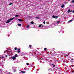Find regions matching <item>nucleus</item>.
Returning <instances> with one entry per match:
<instances>
[{"mask_svg": "<svg viewBox=\"0 0 74 74\" xmlns=\"http://www.w3.org/2000/svg\"><path fill=\"white\" fill-rule=\"evenodd\" d=\"M17 52L18 53H19L20 52V51H18Z\"/></svg>", "mask_w": 74, "mask_h": 74, "instance_id": "26", "label": "nucleus"}, {"mask_svg": "<svg viewBox=\"0 0 74 74\" xmlns=\"http://www.w3.org/2000/svg\"><path fill=\"white\" fill-rule=\"evenodd\" d=\"M53 67H55V66L53 64H52Z\"/></svg>", "mask_w": 74, "mask_h": 74, "instance_id": "23", "label": "nucleus"}, {"mask_svg": "<svg viewBox=\"0 0 74 74\" xmlns=\"http://www.w3.org/2000/svg\"><path fill=\"white\" fill-rule=\"evenodd\" d=\"M20 49H18V50L17 51H20Z\"/></svg>", "mask_w": 74, "mask_h": 74, "instance_id": "28", "label": "nucleus"}, {"mask_svg": "<svg viewBox=\"0 0 74 74\" xmlns=\"http://www.w3.org/2000/svg\"><path fill=\"white\" fill-rule=\"evenodd\" d=\"M7 53V54H8V53H9V54H10V51H9Z\"/></svg>", "mask_w": 74, "mask_h": 74, "instance_id": "21", "label": "nucleus"}, {"mask_svg": "<svg viewBox=\"0 0 74 74\" xmlns=\"http://www.w3.org/2000/svg\"><path fill=\"white\" fill-rule=\"evenodd\" d=\"M1 58H4V57H2Z\"/></svg>", "mask_w": 74, "mask_h": 74, "instance_id": "33", "label": "nucleus"}, {"mask_svg": "<svg viewBox=\"0 0 74 74\" xmlns=\"http://www.w3.org/2000/svg\"><path fill=\"white\" fill-rule=\"evenodd\" d=\"M36 18H37V19H40V18L38 17H36Z\"/></svg>", "mask_w": 74, "mask_h": 74, "instance_id": "16", "label": "nucleus"}, {"mask_svg": "<svg viewBox=\"0 0 74 74\" xmlns=\"http://www.w3.org/2000/svg\"><path fill=\"white\" fill-rule=\"evenodd\" d=\"M14 49L15 50H16V49H17V48H16V47H15L14 48Z\"/></svg>", "mask_w": 74, "mask_h": 74, "instance_id": "20", "label": "nucleus"}, {"mask_svg": "<svg viewBox=\"0 0 74 74\" xmlns=\"http://www.w3.org/2000/svg\"><path fill=\"white\" fill-rule=\"evenodd\" d=\"M71 60H73V59H71Z\"/></svg>", "mask_w": 74, "mask_h": 74, "instance_id": "39", "label": "nucleus"}, {"mask_svg": "<svg viewBox=\"0 0 74 74\" xmlns=\"http://www.w3.org/2000/svg\"><path fill=\"white\" fill-rule=\"evenodd\" d=\"M18 26H21V25L20 24H18Z\"/></svg>", "mask_w": 74, "mask_h": 74, "instance_id": "5", "label": "nucleus"}, {"mask_svg": "<svg viewBox=\"0 0 74 74\" xmlns=\"http://www.w3.org/2000/svg\"><path fill=\"white\" fill-rule=\"evenodd\" d=\"M4 53H5V52L4 51Z\"/></svg>", "mask_w": 74, "mask_h": 74, "instance_id": "37", "label": "nucleus"}, {"mask_svg": "<svg viewBox=\"0 0 74 74\" xmlns=\"http://www.w3.org/2000/svg\"><path fill=\"white\" fill-rule=\"evenodd\" d=\"M62 8H63L64 7V4H62L61 6Z\"/></svg>", "mask_w": 74, "mask_h": 74, "instance_id": "9", "label": "nucleus"}, {"mask_svg": "<svg viewBox=\"0 0 74 74\" xmlns=\"http://www.w3.org/2000/svg\"><path fill=\"white\" fill-rule=\"evenodd\" d=\"M42 27H44V26H43V25H42Z\"/></svg>", "mask_w": 74, "mask_h": 74, "instance_id": "40", "label": "nucleus"}, {"mask_svg": "<svg viewBox=\"0 0 74 74\" xmlns=\"http://www.w3.org/2000/svg\"><path fill=\"white\" fill-rule=\"evenodd\" d=\"M43 23H44V24H45V21H44L43 22Z\"/></svg>", "mask_w": 74, "mask_h": 74, "instance_id": "27", "label": "nucleus"}, {"mask_svg": "<svg viewBox=\"0 0 74 74\" xmlns=\"http://www.w3.org/2000/svg\"><path fill=\"white\" fill-rule=\"evenodd\" d=\"M47 24H49V22L47 23Z\"/></svg>", "mask_w": 74, "mask_h": 74, "instance_id": "36", "label": "nucleus"}, {"mask_svg": "<svg viewBox=\"0 0 74 74\" xmlns=\"http://www.w3.org/2000/svg\"><path fill=\"white\" fill-rule=\"evenodd\" d=\"M26 64H27V65H29V63H26Z\"/></svg>", "mask_w": 74, "mask_h": 74, "instance_id": "22", "label": "nucleus"}, {"mask_svg": "<svg viewBox=\"0 0 74 74\" xmlns=\"http://www.w3.org/2000/svg\"><path fill=\"white\" fill-rule=\"evenodd\" d=\"M10 58H11V59H13V60H15V59H16V57H11Z\"/></svg>", "mask_w": 74, "mask_h": 74, "instance_id": "3", "label": "nucleus"}, {"mask_svg": "<svg viewBox=\"0 0 74 74\" xmlns=\"http://www.w3.org/2000/svg\"><path fill=\"white\" fill-rule=\"evenodd\" d=\"M41 25H42V24L38 26L39 27H41Z\"/></svg>", "mask_w": 74, "mask_h": 74, "instance_id": "11", "label": "nucleus"}, {"mask_svg": "<svg viewBox=\"0 0 74 74\" xmlns=\"http://www.w3.org/2000/svg\"><path fill=\"white\" fill-rule=\"evenodd\" d=\"M15 17H18V16H19V15H16L15 16Z\"/></svg>", "mask_w": 74, "mask_h": 74, "instance_id": "14", "label": "nucleus"}, {"mask_svg": "<svg viewBox=\"0 0 74 74\" xmlns=\"http://www.w3.org/2000/svg\"><path fill=\"white\" fill-rule=\"evenodd\" d=\"M68 0V1H70V0Z\"/></svg>", "mask_w": 74, "mask_h": 74, "instance_id": "41", "label": "nucleus"}, {"mask_svg": "<svg viewBox=\"0 0 74 74\" xmlns=\"http://www.w3.org/2000/svg\"><path fill=\"white\" fill-rule=\"evenodd\" d=\"M15 58H16V57H18V55L17 54H16L15 55Z\"/></svg>", "mask_w": 74, "mask_h": 74, "instance_id": "12", "label": "nucleus"}, {"mask_svg": "<svg viewBox=\"0 0 74 74\" xmlns=\"http://www.w3.org/2000/svg\"><path fill=\"white\" fill-rule=\"evenodd\" d=\"M29 47H30V48H31V47H32V45H29Z\"/></svg>", "mask_w": 74, "mask_h": 74, "instance_id": "25", "label": "nucleus"}, {"mask_svg": "<svg viewBox=\"0 0 74 74\" xmlns=\"http://www.w3.org/2000/svg\"><path fill=\"white\" fill-rule=\"evenodd\" d=\"M44 50L45 51V50H47V48H45V49H44Z\"/></svg>", "mask_w": 74, "mask_h": 74, "instance_id": "24", "label": "nucleus"}, {"mask_svg": "<svg viewBox=\"0 0 74 74\" xmlns=\"http://www.w3.org/2000/svg\"><path fill=\"white\" fill-rule=\"evenodd\" d=\"M29 27H30V26H29V25H28L27 26V29H29Z\"/></svg>", "mask_w": 74, "mask_h": 74, "instance_id": "8", "label": "nucleus"}, {"mask_svg": "<svg viewBox=\"0 0 74 74\" xmlns=\"http://www.w3.org/2000/svg\"><path fill=\"white\" fill-rule=\"evenodd\" d=\"M60 22V21H58L57 23H59Z\"/></svg>", "mask_w": 74, "mask_h": 74, "instance_id": "17", "label": "nucleus"}, {"mask_svg": "<svg viewBox=\"0 0 74 74\" xmlns=\"http://www.w3.org/2000/svg\"><path fill=\"white\" fill-rule=\"evenodd\" d=\"M18 20L19 21V22H22V21H23V20H21V19H18Z\"/></svg>", "mask_w": 74, "mask_h": 74, "instance_id": "4", "label": "nucleus"}, {"mask_svg": "<svg viewBox=\"0 0 74 74\" xmlns=\"http://www.w3.org/2000/svg\"><path fill=\"white\" fill-rule=\"evenodd\" d=\"M26 68H25L24 70H26Z\"/></svg>", "mask_w": 74, "mask_h": 74, "instance_id": "29", "label": "nucleus"}, {"mask_svg": "<svg viewBox=\"0 0 74 74\" xmlns=\"http://www.w3.org/2000/svg\"><path fill=\"white\" fill-rule=\"evenodd\" d=\"M66 55V56H69L68 55Z\"/></svg>", "mask_w": 74, "mask_h": 74, "instance_id": "38", "label": "nucleus"}, {"mask_svg": "<svg viewBox=\"0 0 74 74\" xmlns=\"http://www.w3.org/2000/svg\"><path fill=\"white\" fill-rule=\"evenodd\" d=\"M73 13H74V10L73 11Z\"/></svg>", "mask_w": 74, "mask_h": 74, "instance_id": "32", "label": "nucleus"}, {"mask_svg": "<svg viewBox=\"0 0 74 74\" xmlns=\"http://www.w3.org/2000/svg\"><path fill=\"white\" fill-rule=\"evenodd\" d=\"M5 56L6 57H7V56H7V55H6V56Z\"/></svg>", "mask_w": 74, "mask_h": 74, "instance_id": "34", "label": "nucleus"}, {"mask_svg": "<svg viewBox=\"0 0 74 74\" xmlns=\"http://www.w3.org/2000/svg\"><path fill=\"white\" fill-rule=\"evenodd\" d=\"M72 21H73V20H71L69 21L68 22V23H70V22H72Z\"/></svg>", "mask_w": 74, "mask_h": 74, "instance_id": "6", "label": "nucleus"}, {"mask_svg": "<svg viewBox=\"0 0 74 74\" xmlns=\"http://www.w3.org/2000/svg\"><path fill=\"white\" fill-rule=\"evenodd\" d=\"M14 19V18L13 17L12 18H11L9 20H8L7 22H6V23H10V21H12Z\"/></svg>", "mask_w": 74, "mask_h": 74, "instance_id": "1", "label": "nucleus"}, {"mask_svg": "<svg viewBox=\"0 0 74 74\" xmlns=\"http://www.w3.org/2000/svg\"><path fill=\"white\" fill-rule=\"evenodd\" d=\"M71 12V10H69L68 11V13H69V12Z\"/></svg>", "mask_w": 74, "mask_h": 74, "instance_id": "7", "label": "nucleus"}, {"mask_svg": "<svg viewBox=\"0 0 74 74\" xmlns=\"http://www.w3.org/2000/svg\"><path fill=\"white\" fill-rule=\"evenodd\" d=\"M0 58H1V57H0Z\"/></svg>", "mask_w": 74, "mask_h": 74, "instance_id": "42", "label": "nucleus"}, {"mask_svg": "<svg viewBox=\"0 0 74 74\" xmlns=\"http://www.w3.org/2000/svg\"><path fill=\"white\" fill-rule=\"evenodd\" d=\"M15 71H16V70H14V72H15Z\"/></svg>", "mask_w": 74, "mask_h": 74, "instance_id": "30", "label": "nucleus"}, {"mask_svg": "<svg viewBox=\"0 0 74 74\" xmlns=\"http://www.w3.org/2000/svg\"><path fill=\"white\" fill-rule=\"evenodd\" d=\"M12 4V3H10V4H9V5H11Z\"/></svg>", "mask_w": 74, "mask_h": 74, "instance_id": "19", "label": "nucleus"}, {"mask_svg": "<svg viewBox=\"0 0 74 74\" xmlns=\"http://www.w3.org/2000/svg\"><path fill=\"white\" fill-rule=\"evenodd\" d=\"M71 3H74V0H73L71 2Z\"/></svg>", "mask_w": 74, "mask_h": 74, "instance_id": "13", "label": "nucleus"}, {"mask_svg": "<svg viewBox=\"0 0 74 74\" xmlns=\"http://www.w3.org/2000/svg\"><path fill=\"white\" fill-rule=\"evenodd\" d=\"M31 23V24H34V22L33 21H32Z\"/></svg>", "mask_w": 74, "mask_h": 74, "instance_id": "15", "label": "nucleus"}, {"mask_svg": "<svg viewBox=\"0 0 74 74\" xmlns=\"http://www.w3.org/2000/svg\"><path fill=\"white\" fill-rule=\"evenodd\" d=\"M69 6H71V4L70 5H69Z\"/></svg>", "mask_w": 74, "mask_h": 74, "instance_id": "35", "label": "nucleus"}, {"mask_svg": "<svg viewBox=\"0 0 74 74\" xmlns=\"http://www.w3.org/2000/svg\"><path fill=\"white\" fill-rule=\"evenodd\" d=\"M49 70H50L51 71H52V69H51V68H50L49 69Z\"/></svg>", "mask_w": 74, "mask_h": 74, "instance_id": "18", "label": "nucleus"}, {"mask_svg": "<svg viewBox=\"0 0 74 74\" xmlns=\"http://www.w3.org/2000/svg\"><path fill=\"white\" fill-rule=\"evenodd\" d=\"M28 17H29V18H32V17H31V16H28Z\"/></svg>", "mask_w": 74, "mask_h": 74, "instance_id": "31", "label": "nucleus"}, {"mask_svg": "<svg viewBox=\"0 0 74 74\" xmlns=\"http://www.w3.org/2000/svg\"><path fill=\"white\" fill-rule=\"evenodd\" d=\"M21 73H25V72L22 71H21Z\"/></svg>", "mask_w": 74, "mask_h": 74, "instance_id": "10", "label": "nucleus"}, {"mask_svg": "<svg viewBox=\"0 0 74 74\" xmlns=\"http://www.w3.org/2000/svg\"><path fill=\"white\" fill-rule=\"evenodd\" d=\"M52 18H55L56 19H58V16H55V15H53V16H52Z\"/></svg>", "mask_w": 74, "mask_h": 74, "instance_id": "2", "label": "nucleus"}]
</instances>
